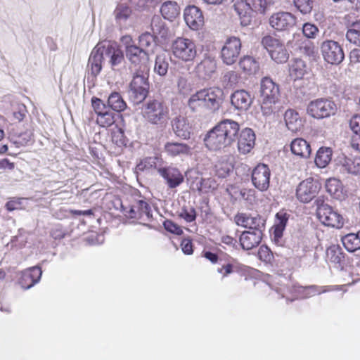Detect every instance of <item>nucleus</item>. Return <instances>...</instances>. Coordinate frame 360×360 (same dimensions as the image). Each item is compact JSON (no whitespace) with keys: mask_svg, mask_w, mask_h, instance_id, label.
Listing matches in <instances>:
<instances>
[{"mask_svg":"<svg viewBox=\"0 0 360 360\" xmlns=\"http://www.w3.org/2000/svg\"><path fill=\"white\" fill-rule=\"evenodd\" d=\"M224 100V91L219 87L200 89L192 94L188 101V106L193 112L202 110L214 112Z\"/></svg>","mask_w":360,"mask_h":360,"instance_id":"nucleus-1","label":"nucleus"},{"mask_svg":"<svg viewBox=\"0 0 360 360\" xmlns=\"http://www.w3.org/2000/svg\"><path fill=\"white\" fill-rule=\"evenodd\" d=\"M141 115L147 123L165 127L169 120V110L166 103L159 99H149L142 104Z\"/></svg>","mask_w":360,"mask_h":360,"instance_id":"nucleus-2","label":"nucleus"},{"mask_svg":"<svg viewBox=\"0 0 360 360\" xmlns=\"http://www.w3.org/2000/svg\"><path fill=\"white\" fill-rule=\"evenodd\" d=\"M170 51L174 58L178 62H193L198 56L195 42L185 37H178L170 45Z\"/></svg>","mask_w":360,"mask_h":360,"instance_id":"nucleus-3","label":"nucleus"},{"mask_svg":"<svg viewBox=\"0 0 360 360\" xmlns=\"http://www.w3.org/2000/svg\"><path fill=\"white\" fill-rule=\"evenodd\" d=\"M123 214L133 222L145 224L152 218L150 205L142 199H133L128 205H122Z\"/></svg>","mask_w":360,"mask_h":360,"instance_id":"nucleus-4","label":"nucleus"},{"mask_svg":"<svg viewBox=\"0 0 360 360\" xmlns=\"http://www.w3.org/2000/svg\"><path fill=\"white\" fill-rule=\"evenodd\" d=\"M308 115L315 119H323L334 115L337 112L335 103L329 98H320L311 101L307 105Z\"/></svg>","mask_w":360,"mask_h":360,"instance_id":"nucleus-5","label":"nucleus"},{"mask_svg":"<svg viewBox=\"0 0 360 360\" xmlns=\"http://www.w3.org/2000/svg\"><path fill=\"white\" fill-rule=\"evenodd\" d=\"M249 3L240 2L235 5V9L240 18L242 26H248L252 22V13H264L267 5L266 0H249Z\"/></svg>","mask_w":360,"mask_h":360,"instance_id":"nucleus-6","label":"nucleus"},{"mask_svg":"<svg viewBox=\"0 0 360 360\" xmlns=\"http://www.w3.org/2000/svg\"><path fill=\"white\" fill-rule=\"evenodd\" d=\"M261 43L268 51L271 58L276 63H284L288 61L289 53L280 39L266 35L262 37Z\"/></svg>","mask_w":360,"mask_h":360,"instance_id":"nucleus-7","label":"nucleus"},{"mask_svg":"<svg viewBox=\"0 0 360 360\" xmlns=\"http://www.w3.org/2000/svg\"><path fill=\"white\" fill-rule=\"evenodd\" d=\"M316 216L319 221L327 226L340 229L345 224L342 215L327 204L322 203L318 205Z\"/></svg>","mask_w":360,"mask_h":360,"instance_id":"nucleus-8","label":"nucleus"},{"mask_svg":"<svg viewBox=\"0 0 360 360\" xmlns=\"http://www.w3.org/2000/svg\"><path fill=\"white\" fill-rule=\"evenodd\" d=\"M321 188V184L313 178L302 181L296 188L297 199L302 203H309L319 194Z\"/></svg>","mask_w":360,"mask_h":360,"instance_id":"nucleus-9","label":"nucleus"},{"mask_svg":"<svg viewBox=\"0 0 360 360\" xmlns=\"http://www.w3.org/2000/svg\"><path fill=\"white\" fill-rule=\"evenodd\" d=\"M125 52L127 58L136 72H143L148 69L149 56L142 48L136 45H127Z\"/></svg>","mask_w":360,"mask_h":360,"instance_id":"nucleus-10","label":"nucleus"},{"mask_svg":"<svg viewBox=\"0 0 360 360\" xmlns=\"http://www.w3.org/2000/svg\"><path fill=\"white\" fill-rule=\"evenodd\" d=\"M91 105L96 114V122L101 127H109L115 122L116 114L101 99L93 97Z\"/></svg>","mask_w":360,"mask_h":360,"instance_id":"nucleus-11","label":"nucleus"},{"mask_svg":"<svg viewBox=\"0 0 360 360\" xmlns=\"http://www.w3.org/2000/svg\"><path fill=\"white\" fill-rule=\"evenodd\" d=\"M242 48L241 40L239 37L231 36L228 37L220 53L221 58L224 63L227 65L234 64L240 53Z\"/></svg>","mask_w":360,"mask_h":360,"instance_id":"nucleus-12","label":"nucleus"},{"mask_svg":"<svg viewBox=\"0 0 360 360\" xmlns=\"http://www.w3.org/2000/svg\"><path fill=\"white\" fill-rule=\"evenodd\" d=\"M321 51L326 62L339 65L345 58V53L340 44L334 40H326L321 44Z\"/></svg>","mask_w":360,"mask_h":360,"instance_id":"nucleus-13","label":"nucleus"},{"mask_svg":"<svg viewBox=\"0 0 360 360\" xmlns=\"http://www.w3.org/2000/svg\"><path fill=\"white\" fill-rule=\"evenodd\" d=\"M253 186L260 191H266L270 186L271 170L267 165L259 163L252 171Z\"/></svg>","mask_w":360,"mask_h":360,"instance_id":"nucleus-14","label":"nucleus"},{"mask_svg":"<svg viewBox=\"0 0 360 360\" xmlns=\"http://www.w3.org/2000/svg\"><path fill=\"white\" fill-rule=\"evenodd\" d=\"M184 18L186 25L192 30H199L204 26L205 20L202 11L194 5L186 7L184 11Z\"/></svg>","mask_w":360,"mask_h":360,"instance_id":"nucleus-15","label":"nucleus"},{"mask_svg":"<svg viewBox=\"0 0 360 360\" xmlns=\"http://www.w3.org/2000/svg\"><path fill=\"white\" fill-rule=\"evenodd\" d=\"M269 23L276 30H288L295 25L296 18L288 12H278L271 16Z\"/></svg>","mask_w":360,"mask_h":360,"instance_id":"nucleus-16","label":"nucleus"},{"mask_svg":"<svg viewBox=\"0 0 360 360\" xmlns=\"http://www.w3.org/2000/svg\"><path fill=\"white\" fill-rule=\"evenodd\" d=\"M234 221L238 226L256 230H262L264 221L259 214L252 215L247 213H238L234 217Z\"/></svg>","mask_w":360,"mask_h":360,"instance_id":"nucleus-17","label":"nucleus"},{"mask_svg":"<svg viewBox=\"0 0 360 360\" xmlns=\"http://www.w3.org/2000/svg\"><path fill=\"white\" fill-rule=\"evenodd\" d=\"M41 275V268L39 266L26 269L20 273L18 283L22 288L29 289L40 281Z\"/></svg>","mask_w":360,"mask_h":360,"instance_id":"nucleus-18","label":"nucleus"},{"mask_svg":"<svg viewBox=\"0 0 360 360\" xmlns=\"http://www.w3.org/2000/svg\"><path fill=\"white\" fill-rule=\"evenodd\" d=\"M104 58L108 59L111 67L120 65L124 59V53L119 44L115 41H110L106 46L101 47Z\"/></svg>","mask_w":360,"mask_h":360,"instance_id":"nucleus-19","label":"nucleus"},{"mask_svg":"<svg viewBox=\"0 0 360 360\" xmlns=\"http://www.w3.org/2000/svg\"><path fill=\"white\" fill-rule=\"evenodd\" d=\"M206 147L210 150H219L230 146L229 143L223 137L217 126L210 130L204 139Z\"/></svg>","mask_w":360,"mask_h":360,"instance_id":"nucleus-20","label":"nucleus"},{"mask_svg":"<svg viewBox=\"0 0 360 360\" xmlns=\"http://www.w3.org/2000/svg\"><path fill=\"white\" fill-rule=\"evenodd\" d=\"M216 126L223 137H224L229 145L231 146L236 141L238 135L240 130L238 123L227 119L219 122Z\"/></svg>","mask_w":360,"mask_h":360,"instance_id":"nucleus-21","label":"nucleus"},{"mask_svg":"<svg viewBox=\"0 0 360 360\" xmlns=\"http://www.w3.org/2000/svg\"><path fill=\"white\" fill-rule=\"evenodd\" d=\"M130 93L136 102L145 99L147 96V84L145 77L136 72L129 85Z\"/></svg>","mask_w":360,"mask_h":360,"instance_id":"nucleus-22","label":"nucleus"},{"mask_svg":"<svg viewBox=\"0 0 360 360\" xmlns=\"http://www.w3.org/2000/svg\"><path fill=\"white\" fill-rule=\"evenodd\" d=\"M255 145V134L252 129L245 128L240 132L238 139V149L241 154L251 152Z\"/></svg>","mask_w":360,"mask_h":360,"instance_id":"nucleus-23","label":"nucleus"},{"mask_svg":"<svg viewBox=\"0 0 360 360\" xmlns=\"http://www.w3.org/2000/svg\"><path fill=\"white\" fill-rule=\"evenodd\" d=\"M262 239V230L245 231L239 238L241 248L250 250L259 245Z\"/></svg>","mask_w":360,"mask_h":360,"instance_id":"nucleus-24","label":"nucleus"},{"mask_svg":"<svg viewBox=\"0 0 360 360\" xmlns=\"http://www.w3.org/2000/svg\"><path fill=\"white\" fill-rule=\"evenodd\" d=\"M158 172L166 180L169 188H176L184 181L183 175L176 168L160 167L158 169Z\"/></svg>","mask_w":360,"mask_h":360,"instance_id":"nucleus-25","label":"nucleus"},{"mask_svg":"<svg viewBox=\"0 0 360 360\" xmlns=\"http://www.w3.org/2000/svg\"><path fill=\"white\" fill-rule=\"evenodd\" d=\"M231 104L238 110H247L252 103L250 94L245 90L235 91L231 96Z\"/></svg>","mask_w":360,"mask_h":360,"instance_id":"nucleus-26","label":"nucleus"},{"mask_svg":"<svg viewBox=\"0 0 360 360\" xmlns=\"http://www.w3.org/2000/svg\"><path fill=\"white\" fill-rule=\"evenodd\" d=\"M260 98L280 97L279 85L274 82L269 77H264L260 81Z\"/></svg>","mask_w":360,"mask_h":360,"instance_id":"nucleus-27","label":"nucleus"},{"mask_svg":"<svg viewBox=\"0 0 360 360\" xmlns=\"http://www.w3.org/2000/svg\"><path fill=\"white\" fill-rule=\"evenodd\" d=\"M340 170L347 174L360 175V157H344L340 161Z\"/></svg>","mask_w":360,"mask_h":360,"instance_id":"nucleus-28","label":"nucleus"},{"mask_svg":"<svg viewBox=\"0 0 360 360\" xmlns=\"http://www.w3.org/2000/svg\"><path fill=\"white\" fill-rule=\"evenodd\" d=\"M291 152L300 158H307L311 153L310 144L302 138H297L292 141L290 144Z\"/></svg>","mask_w":360,"mask_h":360,"instance_id":"nucleus-29","label":"nucleus"},{"mask_svg":"<svg viewBox=\"0 0 360 360\" xmlns=\"http://www.w3.org/2000/svg\"><path fill=\"white\" fill-rule=\"evenodd\" d=\"M308 73L306 63L300 58L292 60L289 67V75L295 81L302 79Z\"/></svg>","mask_w":360,"mask_h":360,"instance_id":"nucleus-30","label":"nucleus"},{"mask_svg":"<svg viewBox=\"0 0 360 360\" xmlns=\"http://www.w3.org/2000/svg\"><path fill=\"white\" fill-rule=\"evenodd\" d=\"M284 120L287 128L292 132L299 131L302 128V120L299 113L292 109H288L285 111Z\"/></svg>","mask_w":360,"mask_h":360,"instance_id":"nucleus-31","label":"nucleus"},{"mask_svg":"<svg viewBox=\"0 0 360 360\" xmlns=\"http://www.w3.org/2000/svg\"><path fill=\"white\" fill-rule=\"evenodd\" d=\"M165 153L172 157L188 155L191 148L188 145L180 142H167L164 146Z\"/></svg>","mask_w":360,"mask_h":360,"instance_id":"nucleus-32","label":"nucleus"},{"mask_svg":"<svg viewBox=\"0 0 360 360\" xmlns=\"http://www.w3.org/2000/svg\"><path fill=\"white\" fill-rule=\"evenodd\" d=\"M101 49V47L98 48L96 50L94 49L91 52L89 59V65L91 72L94 76L98 75L102 68V60L104 59V56Z\"/></svg>","mask_w":360,"mask_h":360,"instance_id":"nucleus-33","label":"nucleus"},{"mask_svg":"<svg viewBox=\"0 0 360 360\" xmlns=\"http://www.w3.org/2000/svg\"><path fill=\"white\" fill-rule=\"evenodd\" d=\"M239 67L244 73L250 75L259 71V63L254 57L244 56L239 61Z\"/></svg>","mask_w":360,"mask_h":360,"instance_id":"nucleus-34","label":"nucleus"},{"mask_svg":"<svg viewBox=\"0 0 360 360\" xmlns=\"http://www.w3.org/2000/svg\"><path fill=\"white\" fill-rule=\"evenodd\" d=\"M280 99L276 98H261L260 108L264 115L269 116L279 110Z\"/></svg>","mask_w":360,"mask_h":360,"instance_id":"nucleus-35","label":"nucleus"},{"mask_svg":"<svg viewBox=\"0 0 360 360\" xmlns=\"http://www.w3.org/2000/svg\"><path fill=\"white\" fill-rule=\"evenodd\" d=\"M160 12L164 18L172 20L180 13V8L176 1H168L162 4Z\"/></svg>","mask_w":360,"mask_h":360,"instance_id":"nucleus-36","label":"nucleus"},{"mask_svg":"<svg viewBox=\"0 0 360 360\" xmlns=\"http://www.w3.org/2000/svg\"><path fill=\"white\" fill-rule=\"evenodd\" d=\"M173 130L179 137L184 139H188L190 138L191 127L184 118H175L173 124Z\"/></svg>","mask_w":360,"mask_h":360,"instance_id":"nucleus-37","label":"nucleus"},{"mask_svg":"<svg viewBox=\"0 0 360 360\" xmlns=\"http://www.w3.org/2000/svg\"><path fill=\"white\" fill-rule=\"evenodd\" d=\"M333 150L329 147H321L316 152L315 164L320 168H325L331 161Z\"/></svg>","mask_w":360,"mask_h":360,"instance_id":"nucleus-38","label":"nucleus"},{"mask_svg":"<svg viewBox=\"0 0 360 360\" xmlns=\"http://www.w3.org/2000/svg\"><path fill=\"white\" fill-rule=\"evenodd\" d=\"M151 30L156 38L165 39L168 34V29L160 16H153L151 20Z\"/></svg>","mask_w":360,"mask_h":360,"instance_id":"nucleus-39","label":"nucleus"},{"mask_svg":"<svg viewBox=\"0 0 360 360\" xmlns=\"http://www.w3.org/2000/svg\"><path fill=\"white\" fill-rule=\"evenodd\" d=\"M342 243L345 248L348 252H355L360 250V240L359 238V233H348L342 238Z\"/></svg>","mask_w":360,"mask_h":360,"instance_id":"nucleus-40","label":"nucleus"},{"mask_svg":"<svg viewBox=\"0 0 360 360\" xmlns=\"http://www.w3.org/2000/svg\"><path fill=\"white\" fill-rule=\"evenodd\" d=\"M107 106L111 110L120 112L126 109L127 104L119 93L113 92L108 97Z\"/></svg>","mask_w":360,"mask_h":360,"instance_id":"nucleus-41","label":"nucleus"},{"mask_svg":"<svg viewBox=\"0 0 360 360\" xmlns=\"http://www.w3.org/2000/svg\"><path fill=\"white\" fill-rule=\"evenodd\" d=\"M326 189L335 198H340L343 193L342 182L336 178H330L326 183Z\"/></svg>","mask_w":360,"mask_h":360,"instance_id":"nucleus-42","label":"nucleus"},{"mask_svg":"<svg viewBox=\"0 0 360 360\" xmlns=\"http://www.w3.org/2000/svg\"><path fill=\"white\" fill-rule=\"evenodd\" d=\"M345 258V254L338 245H333L326 250V259L331 263L340 264Z\"/></svg>","mask_w":360,"mask_h":360,"instance_id":"nucleus-43","label":"nucleus"},{"mask_svg":"<svg viewBox=\"0 0 360 360\" xmlns=\"http://www.w3.org/2000/svg\"><path fill=\"white\" fill-rule=\"evenodd\" d=\"M218 188L217 181L212 177L202 178L197 186V190L200 193H213Z\"/></svg>","mask_w":360,"mask_h":360,"instance_id":"nucleus-44","label":"nucleus"},{"mask_svg":"<svg viewBox=\"0 0 360 360\" xmlns=\"http://www.w3.org/2000/svg\"><path fill=\"white\" fill-rule=\"evenodd\" d=\"M117 22H125L132 14V9L127 4H118L114 10Z\"/></svg>","mask_w":360,"mask_h":360,"instance_id":"nucleus-45","label":"nucleus"},{"mask_svg":"<svg viewBox=\"0 0 360 360\" xmlns=\"http://www.w3.org/2000/svg\"><path fill=\"white\" fill-rule=\"evenodd\" d=\"M162 162V159L158 156L146 157L141 160L137 165V168L139 170L149 169L156 168L158 165H160Z\"/></svg>","mask_w":360,"mask_h":360,"instance_id":"nucleus-46","label":"nucleus"},{"mask_svg":"<svg viewBox=\"0 0 360 360\" xmlns=\"http://www.w3.org/2000/svg\"><path fill=\"white\" fill-rule=\"evenodd\" d=\"M347 39L354 44H360V22L352 24L346 34Z\"/></svg>","mask_w":360,"mask_h":360,"instance_id":"nucleus-47","label":"nucleus"},{"mask_svg":"<svg viewBox=\"0 0 360 360\" xmlns=\"http://www.w3.org/2000/svg\"><path fill=\"white\" fill-rule=\"evenodd\" d=\"M300 51L302 54L309 58H314L317 55V48L310 41H304L300 46Z\"/></svg>","mask_w":360,"mask_h":360,"instance_id":"nucleus-48","label":"nucleus"},{"mask_svg":"<svg viewBox=\"0 0 360 360\" xmlns=\"http://www.w3.org/2000/svg\"><path fill=\"white\" fill-rule=\"evenodd\" d=\"M257 256L259 259L266 264H272L274 261V256L271 250L266 245H261L258 250Z\"/></svg>","mask_w":360,"mask_h":360,"instance_id":"nucleus-49","label":"nucleus"},{"mask_svg":"<svg viewBox=\"0 0 360 360\" xmlns=\"http://www.w3.org/2000/svg\"><path fill=\"white\" fill-rule=\"evenodd\" d=\"M112 142L119 148L127 146V139L121 129H118L112 132Z\"/></svg>","mask_w":360,"mask_h":360,"instance_id":"nucleus-50","label":"nucleus"},{"mask_svg":"<svg viewBox=\"0 0 360 360\" xmlns=\"http://www.w3.org/2000/svg\"><path fill=\"white\" fill-rule=\"evenodd\" d=\"M169 64L166 60L161 57L157 56L155 63L154 70L160 76H164L167 74L168 70Z\"/></svg>","mask_w":360,"mask_h":360,"instance_id":"nucleus-51","label":"nucleus"},{"mask_svg":"<svg viewBox=\"0 0 360 360\" xmlns=\"http://www.w3.org/2000/svg\"><path fill=\"white\" fill-rule=\"evenodd\" d=\"M196 211L195 208L191 207L189 208L183 207L179 214V217L184 219L186 222H193L196 219Z\"/></svg>","mask_w":360,"mask_h":360,"instance_id":"nucleus-52","label":"nucleus"},{"mask_svg":"<svg viewBox=\"0 0 360 360\" xmlns=\"http://www.w3.org/2000/svg\"><path fill=\"white\" fill-rule=\"evenodd\" d=\"M163 226L168 232L177 236H181L184 233L183 229L180 226L169 219H166L163 222Z\"/></svg>","mask_w":360,"mask_h":360,"instance_id":"nucleus-53","label":"nucleus"},{"mask_svg":"<svg viewBox=\"0 0 360 360\" xmlns=\"http://www.w3.org/2000/svg\"><path fill=\"white\" fill-rule=\"evenodd\" d=\"M156 37L149 32L143 33L139 39V43L140 46L143 49V48L150 47L155 40Z\"/></svg>","mask_w":360,"mask_h":360,"instance_id":"nucleus-54","label":"nucleus"},{"mask_svg":"<svg viewBox=\"0 0 360 360\" xmlns=\"http://www.w3.org/2000/svg\"><path fill=\"white\" fill-rule=\"evenodd\" d=\"M236 264V261L233 259L232 263L229 262L218 268L217 272L221 274L223 277H226L237 270L238 266Z\"/></svg>","mask_w":360,"mask_h":360,"instance_id":"nucleus-55","label":"nucleus"},{"mask_svg":"<svg viewBox=\"0 0 360 360\" xmlns=\"http://www.w3.org/2000/svg\"><path fill=\"white\" fill-rule=\"evenodd\" d=\"M303 34L309 39H314L319 32L318 27L311 23H304L302 27Z\"/></svg>","mask_w":360,"mask_h":360,"instance_id":"nucleus-56","label":"nucleus"},{"mask_svg":"<svg viewBox=\"0 0 360 360\" xmlns=\"http://www.w3.org/2000/svg\"><path fill=\"white\" fill-rule=\"evenodd\" d=\"M294 3L297 8L303 13H309L314 4L312 0H294Z\"/></svg>","mask_w":360,"mask_h":360,"instance_id":"nucleus-57","label":"nucleus"},{"mask_svg":"<svg viewBox=\"0 0 360 360\" xmlns=\"http://www.w3.org/2000/svg\"><path fill=\"white\" fill-rule=\"evenodd\" d=\"M276 217L278 220V224L276 225L275 231L278 230L281 231L285 226L288 220V214L285 212H280L276 214Z\"/></svg>","mask_w":360,"mask_h":360,"instance_id":"nucleus-58","label":"nucleus"},{"mask_svg":"<svg viewBox=\"0 0 360 360\" xmlns=\"http://www.w3.org/2000/svg\"><path fill=\"white\" fill-rule=\"evenodd\" d=\"M349 128L354 134H360V115H354L349 120Z\"/></svg>","mask_w":360,"mask_h":360,"instance_id":"nucleus-59","label":"nucleus"},{"mask_svg":"<svg viewBox=\"0 0 360 360\" xmlns=\"http://www.w3.org/2000/svg\"><path fill=\"white\" fill-rule=\"evenodd\" d=\"M181 248L183 252L186 255H192L193 252V243L189 238H184L181 240Z\"/></svg>","mask_w":360,"mask_h":360,"instance_id":"nucleus-60","label":"nucleus"},{"mask_svg":"<svg viewBox=\"0 0 360 360\" xmlns=\"http://www.w3.org/2000/svg\"><path fill=\"white\" fill-rule=\"evenodd\" d=\"M6 208L8 211L12 212L15 210L20 209L21 201L20 199H13L8 201L6 204Z\"/></svg>","mask_w":360,"mask_h":360,"instance_id":"nucleus-61","label":"nucleus"},{"mask_svg":"<svg viewBox=\"0 0 360 360\" xmlns=\"http://www.w3.org/2000/svg\"><path fill=\"white\" fill-rule=\"evenodd\" d=\"M14 118L18 121H22L26 115V109L25 105H20L18 107L17 110H15L13 113Z\"/></svg>","mask_w":360,"mask_h":360,"instance_id":"nucleus-62","label":"nucleus"},{"mask_svg":"<svg viewBox=\"0 0 360 360\" xmlns=\"http://www.w3.org/2000/svg\"><path fill=\"white\" fill-rule=\"evenodd\" d=\"M350 145L354 150L360 152V134L353 133L351 136Z\"/></svg>","mask_w":360,"mask_h":360,"instance_id":"nucleus-63","label":"nucleus"},{"mask_svg":"<svg viewBox=\"0 0 360 360\" xmlns=\"http://www.w3.org/2000/svg\"><path fill=\"white\" fill-rule=\"evenodd\" d=\"M350 63H360V49H352L349 55Z\"/></svg>","mask_w":360,"mask_h":360,"instance_id":"nucleus-64","label":"nucleus"}]
</instances>
